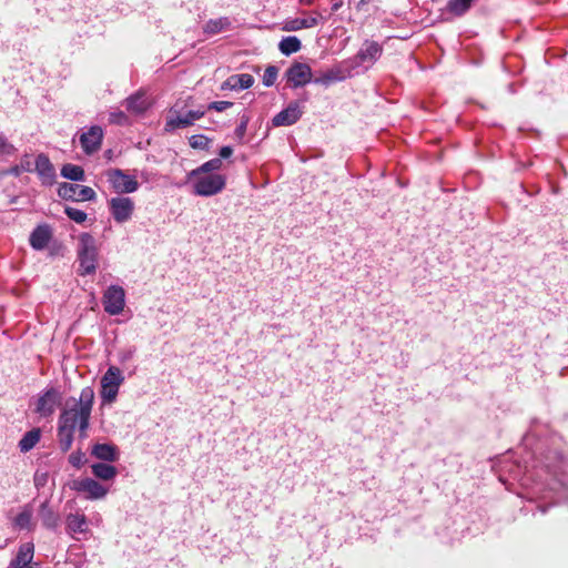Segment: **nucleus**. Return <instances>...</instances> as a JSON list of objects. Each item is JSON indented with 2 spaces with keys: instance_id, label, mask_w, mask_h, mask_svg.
Here are the masks:
<instances>
[{
  "instance_id": "f257e3e1",
  "label": "nucleus",
  "mask_w": 568,
  "mask_h": 568,
  "mask_svg": "<svg viewBox=\"0 0 568 568\" xmlns=\"http://www.w3.org/2000/svg\"><path fill=\"white\" fill-rule=\"evenodd\" d=\"M93 400V388L84 387L81 389L79 399L61 412L58 420V443L63 453L71 448L77 428H79L81 437L87 436Z\"/></svg>"
},
{
  "instance_id": "f03ea898",
  "label": "nucleus",
  "mask_w": 568,
  "mask_h": 568,
  "mask_svg": "<svg viewBox=\"0 0 568 568\" xmlns=\"http://www.w3.org/2000/svg\"><path fill=\"white\" fill-rule=\"evenodd\" d=\"M78 261L80 275H90L95 273L98 266L99 250L95 239L90 233H81L78 243Z\"/></svg>"
},
{
  "instance_id": "7ed1b4c3",
  "label": "nucleus",
  "mask_w": 568,
  "mask_h": 568,
  "mask_svg": "<svg viewBox=\"0 0 568 568\" xmlns=\"http://www.w3.org/2000/svg\"><path fill=\"white\" fill-rule=\"evenodd\" d=\"M383 54V47L374 40H365L358 52L346 59L355 75L367 71Z\"/></svg>"
},
{
  "instance_id": "20e7f679",
  "label": "nucleus",
  "mask_w": 568,
  "mask_h": 568,
  "mask_svg": "<svg viewBox=\"0 0 568 568\" xmlns=\"http://www.w3.org/2000/svg\"><path fill=\"white\" fill-rule=\"evenodd\" d=\"M192 181L193 193L200 196L215 195L225 187L226 179L222 174H200L190 176Z\"/></svg>"
},
{
  "instance_id": "39448f33",
  "label": "nucleus",
  "mask_w": 568,
  "mask_h": 568,
  "mask_svg": "<svg viewBox=\"0 0 568 568\" xmlns=\"http://www.w3.org/2000/svg\"><path fill=\"white\" fill-rule=\"evenodd\" d=\"M205 114L202 109L197 110H179L178 105L171 108L165 122V131H174L176 129H184L194 124Z\"/></svg>"
},
{
  "instance_id": "423d86ee",
  "label": "nucleus",
  "mask_w": 568,
  "mask_h": 568,
  "mask_svg": "<svg viewBox=\"0 0 568 568\" xmlns=\"http://www.w3.org/2000/svg\"><path fill=\"white\" fill-rule=\"evenodd\" d=\"M105 176L114 192L118 194L133 193L139 189L135 176L126 174L121 169H109Z\"/></svg>"
},
{
  "instance_id": "0eeeda50",
  "label": "nucleus",
  "mask_w": 568,
  "mask_h": 568,
  "mask_svg": "<svg viewBox=\"0 0 568 568\" xmlns=\"http://www.w3.org/2000/svg\"><path fill=\"white\" fill-rule=\"evenodd\" d=\"M70 487L71 489L83 494L84 498L88 500L103 499L109 493L108 487L90 477L75 479L72 481Z\"/></svg>"
},
{
  "instance_id": "6e6552de",
  "label": "nucleus",
  "mask_w": 568,
  "mask_h": 568,
  "mask_svg": "<svg viewBox=\"0 0 568 568\" xmlns=\"http://www.w3.org/2000/svg\"><path fill=\"white\" fill-rule=\"evenodd\" d=\"M354 75V72L352 71L347 60L345 59L339 63L333 65L325 72L321 73L313 80V82L316 84L328 87L332 83L344 81Z\"/></svg>"
},
{
  "instance_id": "1a4fd4ad",
  "label": "nucleus",
  "mask_w": 568,
  "mask_h": 568,
  "mask_svg": "<svg viewBox=\"0 0 568 568\" xmlns=\"http://www.w3.org/2000/svg\"><path fill=\"white\" fill-rule=\"evenodd\" d=\"M60 404V390L55 387H49L39 395L34 412L41 417H50Z\"/></svg>"
},
{
  "instance_id": "9d476101",
  "label": "nucleus",
  "mask_w": 568,
  "mask_h": 568,
  "mask_svg": "<svg viewBox=\"0 0 568 568\" xmlns=\"http://www.w3.org/2000/svg\"><path fill=\"white\" fill-rule=\"evenodd\" d=\"M58 195L68 201H93L97 196L92 187L68 182L59 185Z\"/></svg>"
},
{
  "instance_id": "9b49d317",
  "label": "nucleus",
  "mask_w": 568,
  "mask_h": 568,
  "mask_svg": "<svg viewBox=\"0 0 568 568\" xmlns=\"http://www.w3.org/2000/svg\"><path fill=\"white\" fill-rule=\"evenodd\" d=\"M104 311L109 315H119L123 312L125 306V292L119 285L109 286L103 294Z\"/></svg>"
},
{
  "instance_id": "f8f14e48",
  "label": "nucleus",
  "mask_w": 568,
  "mask_h": 568,
  "mask_svg": "<svg viewBox=\"0 0 568 568\" xmlns=\"http://www.w3.org/2000/svg\"><path fill=\"white\" fill-rule=\"evenodd\" d=\"M109 210L116 223H125L131 220L134 212V202L128 196H115L109 202Z\"/></svg>"
},
{
  "instance_id": "ddd939ff",
  "label": "nucleus",
  "mask_w": 568,
  "mask_h": 568,
  "mask_svg": "<svg viewBox=\"0 0 568 568\" xmlns=\"http://www.w3.org/2000/svg\"><path fill=\"white\" fill-rule=\"evenodd\" d=\"M285 75H286L288 84L292 88L303 87L314 80V79H312L311 67L308 64L302 63V62L293 63L286 70Z\"/></svg>"
},
{
  "instance_id": "4468645a",
  "label": "nucleus",
  "mask_w": 568,
  "mask_h": 568,
  "mask_svg": "<svg viewBox=\"0 0 568 568\" xmlns=\"http://www.w3.org/2000/svg\"><path fill=\"white\" fill-rule=\"evenodd\" d=\"M103 131L99 125H92L88 131L79 136L82 150L85 154L91 155L97 152L102 144Z\"/></svg>"
},
{
  "instance_id": "2eb2a0df",
  "label": "nucleus",
  "mask_w": 568,
  "mask_h": 568,
  "mask_svg": "<svg viewBox=\"0 0 568 568\" xmlns=\"http://www.w3.org/2000/svg\"><path fill=\"white\" fill-rule=\"evenodd\" d=\"M33 513L32 504L21 506L18 514L12 518V527L17 530L33 531L36 529Z\"/></svg>"
},
{
  "instance_id": "dca6fc26",
  "label": "nucleus",
  "mask_w": 568,
  "mask_h": 568,
  "mask_svg": "<svg viewBox=\"0 0 568 568\" xmlns=\"http://www.w3.org/2000/svg\"><path fill=\"white\" fill-rule=\"evenodd\" d=\"M302 114L301 105L297 102H292L272 119V124L274 126H288L296 123Z\"/></svg>"
},
{
  "instance_id": "f3484780",
  "label": "nucleus",
  "mask_w": 568,
  "mask_h": 568,
  "mask_svg": "<svg viewBox=\"0 0 568 568\" xmlns=\"http://www.w3.org/2000/svg\"><path fill=\"white\" fill-rule=\"evenodd\" d=\"M36 172L43 184L51 185L55 179V170L48 155L41 153L36 159Z\"/></svg>"
},
{
  "instance_id": "a211bd4d",
  "label": "nucleus",
  "mask_w": 568,
  "mask_h": 568,
  "mask_svg": "<svg viewBox=\"0 0 568 568\" xmlns=\"http://www.w3.org/2000/svg\"><path fill=\"white\" fill-rule=\"evenodd\" d=\"M65 530L73 538H75L77 534H87L89 531V525L85 515L79 513L67 515Z\"/></svg>"
},
{
  "instance_id": "6ab92c4d",
  "label": "nucleus",
  "mask_w": 568,
  "mask_h": 568,
  "mask_svg": "<svg viewBox=\"0 0 568 568\" xmlns=\"http://www.w3.org/2000/svg\"><path fill=\"white\" fill-rule=\"evenodd\" d=\"M39 517L42 526L49 530H57L60 524L59 514L51 507L50 501L47 499L41 503L38 509Z\"/></svg>"
},
{
  "instance_id": "aec40b11",
  "label": "nucleus",
  "mask_w": 568,
  "mask_h": 568,
  "mask_svg": "<svg viewBox=\"0 0 568 568\" xmlns=\"http://www.w3.org/2000/svg\"><path fill=\"white\" fill-rule=\"evenodd\" d=\"M52 237V231L49 225H38L30 234V245L37 251H41L47 247Z\"/></svg>"
},
{
  "instance_id": "412c9836",
  "label": "nucleus",
  "mask_w": 568,
  "mask_h": 568,
  "mask_svg": "<svg viewBox=\"0 0 568 568\" xmlns=\"http://www.w3.org/2000/svg\"><path fill=\"white\" fill-rule=\"evenodd\" d=\"M254 78L248 73H239L229 77L221 85L222 90H245L253 85Z\"/></svg>"
},
{
  "instance_id": "4be33fe9",
  "label": "nucleus",
  "mask_w": 568,
  "mask_h": 568,
  "mask_svg": "<svg viewBox=\"0 0 568 568\" xmlns=\"http://www.w3.org/2000/svg\"><path fill=\"white\" fill-rule=\"evenodd\" d=\"M91 455L94 456L97 459L106 463H113L119 459L120 453L115 445L103 443L93 445L91 449Z\"/></svg>"
},
{
  "instance_id": "5701e85b",
  "label": "nucleus",
  "mask_w": 568,
  "mask_h": 568,
  "mask_svg": "<svg viewBox=\"0 0 568 568\" xmlns=\"http://www.w3.org/2000/svg\"><path fill=\"white\" fill-rule=\"evenodd\" d=\"M314 13H315V16L310 17V18H302V19L295 18V19L286 20L282 27V30L290 32V31H298L301 29H310V28L317 26L320 22V19L324 20V18L318 12H314Z\"/></svg>"
},
{
  "instance_id": "b1692460",
  "label": "nucleus",
  "mask_w": 568,
  "mask_h": 568,
  "mask_svg": "<svg viewBox=\"0 0 568 568\" xmlns=\"http://www.w3.org/2000/svg\"><path fill=\"white\" fill-rule=\"evenodd\" d=\"M149 105L150 103L143 93H135L125 100L126 110L134 114L143 113Z\"/></svg>"
},
{
  "instance_id": "393cba45",
  "label": "nucleus",
  "mask_w": 568,
  "mask_h": 568,
  "mask_svg": "<svg viewBox=\"0 0 568 568\" xmlns=\"http://www.w3.org/2000/svg\"><path fill=\"white\" fill-rule=\"evenodd\" d=\"M92 474L101 480H113L118 475V469L108 463H95L91 466Z\"/></svg>"
},
{
  "instance_id": "a878e982",
  "label": "nucleus",
  "mask_w": 568,
  "mask_h": 568,
  "mask_svg": "<svg viewBox=\"0 0 568 568\" xmlns=\"http://www.w3.org/2000/svg\"><path fill=\"white\" fill-rule=\"evenodd\" d=\"M41 430L40 428H32L27 432L22 438L18 443V447L21 453H28L34 448V446L40 442Z\"/></svg>"
},
{
  "instance_id": "bb28decb",
  "label": "nucleus",
  "mask_w": 568,
  "mask_h": 568,
  "mask_svg": "<svg viewBox=\"0 0 568 568\" xmlns=\"http://www.w3.org/2000/svg\"><path fill=\"white\" fill-rule=\"evenodd\" d=\"M34 556V545L32 542H24L20 545L17 556L11 562L20 566H30Z\"/></svg>"
},
{
  "instance_id": "cd10ccee",
  "label": "nucleus",
  "mask_w": 568,
  "mask_h": 568,
  "mask_svg": "<svg viewBox=\"0 0 568 568\" xmlns=\"http://www.w3.org/2000/svg\"><path fill=\"white\" fill-rule=\"evenodd\" d=\"M222 165H223V162L220 158L211 159V160L204 162L199 168L192 170L190 172V176H196V175L204 174V173L205 174H215L214 172L221 170Z\"/></svg>"
},
{
  "instance_id": "c85d7f7f",
  "label": "nucleus",
  "mask_w": 568,
  "mask_h": 568,
  "mask_svg": "<svg viewBox=\"0 0 568 568\" xmlns=\"http://www.w3.org/2000/svg\"><path fill=\"white\" fill-rule=\"evenodd\" d=\"M302 43L297 37L290 36L283 38L278 43V49L284 55H291L301 50Z\"/></svg>"
},
{
  "instance_id": "c756f323",
  "label": "nucleus",
  "mask_w": 568,
  "mask_h": 568,
  "mask_svg": "<svg viewBox=\"0 0 568 568\" xmlns=\"http://www.w3.org/2000/svg\"><path fill=\"white\" fill-rule=\"evenodd\" d=\"M231 21L226 17L211 19L204 26V32L209 34H216L227 28H230Z\"/></svg>"
},
{
  "instance_id": "7c9ffc66",
  "label": "nucleus",
  "mask_w": 568,
  "mask_h": 568,
  "mask_svg": "<svg viewBox=\"0 0 568 568\" xmlns=\"http://www.w3.org/2000/svg\"><path fill=\"white\" fill-rule=\"evenodd\" d=\"M61 175L64 179L71 180V181H84L85 174L84 170L80 165L75 164H64L61 169Z\"/></svg>"
},
{
  "instance_id": "2f4dec72",
  "label": "nucleus",
  "mask_w": 568,
  "mask_h": 568,
  "mask_svg": "<svg viewBox=\"0 0 568 568\" xmlns=\"http://www.w3.org/2000/svg\"><path fill=\"white\" fill-rule=\"evenodd\" d=\"M124 381L123 374L121 369L116 366H110L103 377L101 378V383H106L109 385H118L120 386Z\"/></svg>"
},
{
  "instance_id": "473e14b6",
  "label": "nucleus",
  "mask_w": 568,
  "mask_h": 568,
  "mask_svg": "<svg viewBox=\"0 0 568 568\" xmlns=\"http://www.w3.org/2000/svg\"><path fill=\"white\" fill-rule=\"evenodd\" d=\"M473 0H449L447 10L453 14L460 17L468 11Z\"/></svg>"
},
{
  "instance_id": "72a5a7b5",
  "label": "nucleus",
  "mask_w": 568,
  "mask_h": 568,
  "mask_svg": "<svg viewBox=\"0 0 568 568\" xmlns=\"http://www.w3.org/2000/svg\"><path fill=\"white\" fill-rule=\"evenodd\" d=\"M118 385H109L106 383H101V398L103 403L111 404L115 400L119 393Z\"/></svg>"
},
{
  "instance_id": "f704fd0d",
  "label": "nucleus",
  "mask_w": 568,
  "mask_h": 568,
  "mask_svg": "<svg viewBox=\"0 0 568 568\" xmlns=\"http://www.w3.org/2000/svg\"><path fill=\"white\" fill-rule=\"evenodd\" d=\"M192 149L205 150L210 145V139L203 134H194L189 139Z\"/></svg>"
},
{
  "instance_id": "c9c22d12",
  "label": "nucleus",
  "mask_w": 568,
  "mask_h": 568,
  "mask_svg": "<svg viewBox=\"0 0 568 568\" xmlns=\"http://www.w3.org/2000/svg\"><path fill=\"white\" fill-rule=\"evenodd\" d=\"M64 213L67 214V216L70 220H72L79 224L85 222V220L88 217V215L84 211L75 209V207H71V206H65Z\"/></svg>"
},
{
  "instance_id": "e433bc0d",
  "label": "nucleus",
  "mask_w": 568,
  "mask_h": 568,
  "mask_svg": "<svg viewBox=\"0 0 568 568\" xmlns=\"http://www.w3.org/2000/svg\"><path fill=\"white\" fill-rule=\"evenodd\" d=\"M278 70L274 65H270L265 69L263 74V84L265 87H272L277 79Z\"/></svg>"
},
{
  "instance_id": "4c0bfd02",
  "label": "nucleus",
  "mask_w": 568,
  "mask_h": 568,
  "mask_svg": "<svg viewBox=\"0 0 568 568\" xmlns=\"http://www.w3.org/2000/svg\"><path fill=\"white\" fill-rule=\"evenodd\" d=\"M16 152V146L7 140L3 133L0 132V156L13 155Z\"/></svg>"
},
{
  "instance_id": "58836bf2",
  "label": "nucleus",
  "mask_w": 568,
  "mask_h": 568,
  "mask_svg": "<svg viewBox=\"0 0 568 568\" xmlns=\"http://www.w3.org/2000/svg\"><path fill=\"white\" fill-rule=\"evenodd\" d=\"M248 122H250V118L246 114H243L240 119L239 125L236 126V129L234 131L235 136L240 141H242L245 136Z\"/></svg>"
},
{
  "instance_id": "ea45409f",
  "label": "nucleus",
  "mask_w": 568,
  "mask_h": 568,
  "mask_svg": "<svg viewBox=\"0 0 568 568\" xmlns=\"http://www.w3.org/2000/svg\"><path fill=\"white\" fill-rule=\"evenodd\" d=\"M85 460V455L81 450L73 452L69 456V463L78 469L84 465Z\"/></svg>"
},
{
  "instance_id": "a19ab883",
  "label": "nucleus",
  "mask_w": 568,
  "mask_h": 568,
  "mask_svg": "<svg viewBox=\"0 0 568 568\" xmlns=\"http://www.w3.org/2000/svg\"><path fill=\"white\" fill-rule=\"evenodd\" d=\"M232 105H233V102H230V101H215V102H211L207 105V109L215 110L217 112H222V111H225L226 109L231 108Z\"/></svg>"
},
{
  "instance_id": "79ce46f5",
  "label": "nucleus",
  "mask_w": 568,
  "mask_h": 568,
  "mask_svg": "<svg viewBox=\"0 0 568 568\" xmlns=\"http://www.w3.org/2000/svg\"><path fill=\"white\" fill-rule=\"evenodd\" d=\"M47 481H48V473L36 471V474L33 476V484L37 489L44 487Z\"/></svg>"
},
{
  "instance_id": "37998d69",
  "label": "nucleus",
  "mask_w": 568,
  "mask_h": 568,
  "mask_svg": "<svg viewBox=\"0 0 568 568\" xmlns=\"http://www.w3.org/2000/svg\"><path fill=\"white\" fill-rule=\"evenodd\" d=\"M232 154H233V149L229 145L222 146L219 152L221 160L229 159Z\"/></svg>"
},
{
  "instance_id": "c03bdc74",
  "label": "nucleus",
  "mask_w": 568,
  "mask_h": 568,
  "mask_svg": "<svg viewBox=\"0 0 568 568\" xmlns=\"http://www.w3.org/2000/svg\"><path fill=\"white\" fill-rule=\"evenodd\" d=\"M22 171H30V168H28V166L20 168V165H16L11 169V173L14 175H19Z\"/></svg>"
},
{
  "instance_id": "a18cd8bd",
  "label": "nucleus",
  "mask_w": 568,
  "mask_h": 568,
  "mask_svg": "<svg viewBox=\"0 0 568 568\" xmlns=\"http://www.w3.org/2000/svg\"><path fill=\"white\" fill-rule=\"evenodd\" d=\"M343 4H344L343 0H333L332 11L333 12L338 11L343 7Z\"/></svg>"
},
{
  "instance_id": "49530a36",
  "label": "nucleus",
  "mask_w": 568,
  "mask_h": 568,
  "mask_svg": "<svg viewBox=\"0 0 568 568\" xmlns=\"http://www.w3.org/2000/svg\"><path fill=\"white\" fill-rule=\"evenodd\" d=\"M372 0H359L356 4V8L361 10L364 6L368 4Z\"/></svg>"
},
{
  "instance_id": "de8ad7c7",
  "label": "nucleus",
  "mask_w": 568,
  "mask_h": 568,
  "mask_svg": "<svg viewBox=\"0 0 568 568\" xmlns=\"http://www.w3.org/2000/svg\"><path fill=\"white\" fill-rule=\"evenodd\" d=\"M315 0H300V3L301 4H304V6H311L314 3Z\"/></svg>"
},
{
  "instance_id": "09e8293b",
  "label": "nucleus",
  "mask_w": 568,
  "mask_h": 568,
  "mask_svg": "<svg viewBox=\"0 0 568 568\" xmlns=\"http://www.w3.org/2000/svg\"><path fill=\"white\" fill-rule=\"evenodd\" d=\"M10 567H11V568H32L31 566H24V565H23V566H20V565H16V562H11V564H10Z\"/></svg>"
},
{
  "instance_id": "8fccbe9b",
  "label": "nucleus",
  "mask_w": 568,
  "mask_h": 568,
  "mask_svg": "<svg viewBox=\"0 0 568 568\" xmlns=\"http://www.w3.org/2000/svg\"><path fill=\"white\" fill-rule=\"evenodd\" d=\"M546 468H547L548 474L552 475L554 477L557 476L556 470L550 469V467L548 465L546 466Z\"/></svg>"
},
{
  "instance_id": "3c124183",
  "label": "nucleus",
  "mask_w": 568,
  "mask_h": 568,
  "mask_svg": "<svg viewBox=\"0 0 568 568\" xmlns=\"http://www.w3.org/2000/svg\"><path fill=\"white\" fill-rule=\"evenodd\" d=\"M22 166H28V168H29V162H27V163H23V162H22V163H21V165H20V168H22Z\"/></svg>"
}]
</instances>
